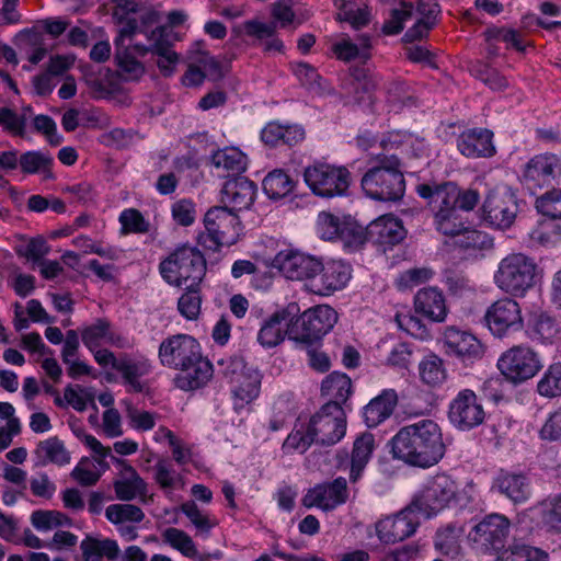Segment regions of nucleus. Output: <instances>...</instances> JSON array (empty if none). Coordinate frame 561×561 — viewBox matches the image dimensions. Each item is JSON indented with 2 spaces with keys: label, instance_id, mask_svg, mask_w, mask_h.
Here are the masks:
<instances>
[{
  "label": "nucleus",
  "instance_id": "f257e3e1",
  "mask_svg": "<svg viewBox=\"0 0 561 561\" xmlns=\"http://www.w3.org/2000/svg\"><path fill=\"white\" fill-rule=\"evenodd\" d=\"M390 443L394 459L419 468L437 465L446 453L442 428L431 419L401 427Z\"/></svg>",
  "mask_w": 561,
  "mask_h": 561
},
{
  "label": "nucleus",
  "instance_id": "f03ea898",
  "mask_svg": "<svg viewBox=\"0 0 561 561\" xmlns=\"http://www.w3.org/2000/svg\"><path fill=\"white\" fill-rule=\"evenodd\" d=\"M346 433V419L339 403H325L308 423L298 422L283 444L286 453H305L311 444L332 446Z\"/></svg>",
  "mask_w": 561,
  "mask_h": 561
},
{
  "label": "nucleus",
  "instance_id": "7ed1b4c3",
  "mask_svg": "<svg viewBox=\"0 0 561 561\" xmlns=\"http://www.w3.org/2000/svg\"><path fill=\"white\" fill-rule=\"evenodd\" d=\"M220 374L230 385L233 408L239 411L260 394L262 376L241 357H229L218 362Z\"/></svg>",
  "mask_w": 561,
  "mask_h": 561
},
{
  "label": "nucleus",
  "instance_id": "20e7f679",
  "mask_svg": "<svg viewBox=\"0 0 561 561\" xmlns=\"http://www.w3.org/2000/svg\"><path fill=\"white\" fill-rule=\"evenodd\" d=\"M367 196L383 202L400 199L405 191V181L397 157L385 158L380 165L368 170L362 179Z\"/></svg>",
  "mask_w": 561,
  "mask_h": 561
},
{
  "label": "nucleus",
  "instance_id": "39448f33",
  "mask_svg": "<svg viewBox=\"0 0 561 561\" xmlns=\"http://www.w3.org/2000/svg\"><path fill=\"white\" fill-rule=\"evenodd\" d=\"M162 277L171 285L199 284L206 273L204 255L195 248L183 245L176 248L160 263Z\"/></svg>",
  "mask_w": 561,
  "mask_h": 561
},
{
  "label": "nucleus",
  "instance_id": "423d86ee",
  "mask_svg": "<svg viewBox=\"0 0 561 561\" xmlns=\"http://www.w3.org/2000/svg\"><path fill=\"white\" fill-rule=\"evenodd\" d=\"M536 263L523 253H512L502 259L494 273V283L503 291L511 295H523L533 287L536 275Z\"/></svg>",
  "mask_w": 561,
  "mask_h": 561
},
{
  "label": "nucleus",
  "instance_id": "0eeeda50",
  "mask_svg": "<svg viewBox=\"0 0 561 561\" xmlns=\"http://www.w3.org/2000/svg\"><path fill=\"white\" fill-rule=\"evenodd\" d=\"M204 226L199 243L211 251L234 244L241 230L238 216L222 206L213 207L205 214Z\"/></svg>",
  "mask_w": 561,
  "mask_h": 561
},
{
  "label": "nucleus",
  "instance_id": "6e6552de",
  "mask_svg": "<svg viewBox=\"0 0 561 561\" xmlns=\"http://www.w3.org/2000/svg\"><path fill=\"white\" fill-rule=\"evenodd\" d=\"M416 193L428 202L434 215L440 211H450L458 207L470 211L479 202V194L476 191H460L453 182L442 184L422 183L416 186Z\"/></svg>",
  "mask_w": 561,
  "mask_h": 561
},
{
  "label": "nucleus",
  "instance_id": "1a4fd4ad",
  "mask_svg": "<svg viewBox=\"0 0 561 561\" xmlns=\"http://www.w3.org/2000/svg\"><path fill=\"white\" fill-rule=\"evenodd\" d=\"M337 321L336 311L329 305H318L304 311L289 330V340L312 345L327 335Z\"/></svg>",
  "mask_w": 561,
  "mask_h": 561
},
{
  "label": "nucleus",
  "instance_id": "9d476101",
  "mask_svg": "<svg viewBox=\"0 0 561 561\" xmlns=\"http://www.w3.org/2000/svg\"><path fill=\"white\" fill-rule=\"evenodd\" d=\"M304 179L318 196L332 198L347 193L351 173L345 167L316 163L305 169Z\"/></svg>",
  "mask_w": 561,
  "mask_h": 561
},
{
  "label": "nucleus",
  "instance_id": "9b49d317",
  "mask_svg": "<svg viewBox=\"0 0 561 561\" xmlns=\"http://www.w3.org/2000/svg\"><path fill=\"white\" fill-rule=\"evenodd\" d=\"M510 519L497 513L489 514L468 533L471 546L483 553L502 550L510 535Z\"/></svg>",
  "mask_w": 561,
  "mask_h": 561
},
{
  "label": "nucleus",
  "instance_id": "f8f14e48",
  "mask_svg": "<svg viewBox=\"0 0 561 561\" xmlns=\"http://www.w3.org/2000/svg\"><path fill=\"white\" fill-rule=\"evenodd\" d=\"M458 484L447 474L430 479L420 495L413 501L423 517L430 518L456 501Z\"/></svg>",
  "mask_w": 561,
  "mask_h": 561
},
{
  "label": "nucleus",
  "instance_id": "ddd939ff",
  "mask_svg": "<svg viewBox=\"0 0 561 561\" xmlns=\"http://www.w3.org/2000/svg\"><path fill=\"white\" fill-rule=\"evenodd\" d=\"M485 417L482 401L471 389L460 390L448 403L447 419L458 431H472L482 425Z\"/></svg>",
  "mask_w": 561,
  "mask_h": 561
},
{
  "label": "nucleus",
  "instance_id": "4468645a",
  "mask_svg": "<svg viewBox=\"0 0 561 561\" xmlns=\"http://www.w3.org/2000/svg\"><path fill=\"white\" fill-rule=\"evenodd\" d=\"M137 24L135 20H128L125 25H122L118 36L115 39L118 69L126 80H137L145 73V67L139 61V57H144L149 48L145 45L126 46L125 41L130 39L136 34Z\"/></svg>",
  "mask_w": 561,
  "mask_h": 561
},
{
  "label": "nucleus",
  "instance_id": "2eb2a0df",
  "mask_svg": "<svg viewBox=\"0 0 561 561\" xmlns=\"http://www.w3.org/2000/svg\"><path fill=\"white\" fill-rule=\"evenodd\" d=\"M497 367L508 380L517 383L533 378L542 368V364L530 347L518 345L501 355Z\"/></svg>",
  "mask_w": 561,
  "mask_h": 561
},
{
  "label": "nucleus",
  "instance_id": "dca6fc26",
  "mask_svg": "<svg viewBox=\"0 0 561 561\" xmlns=\"http://www.w3.org/2000/svg\"><path fill=\"white\" fill-rule=\"evenodd\" d=\"M484 321L490 332L504 337L523 329L524 321L519 304L512 298H502L488 307Z\"/></svg>",
  "mask_w": 561,
  "mask_h": 561
},
{
  "label": "nucleus",
  "instance_id": "f3484780",
  "mask_svg": "<svg viewBox=\"0 0 561 561\" xmlns=\"http://www.w3.org/2000/svg\"><path fill=\"white\" fill-rule=\"evenodd\" d=\"M523 183L530 191L561 185V159L553 153L536 154L524 167Z\"/></svg>",
  "mask_w": 561,
  "mask_h": 561
},
{
  "label": "nucleus",
  "instance_id": "a211bd4d",
  "mask_svg": "<svg viewBox=\"0 0 561 561\" xmlns=\"http://www.w3.org/2000/svg\"><path fill=\"white\" fill-rule=\"evenodd\" d=\"M518 211L515 194L506 186L491 191L483 203L484 220L499 229L512 226Z\"/></svg>",
  "mask_w": 561,
  "mask_h": 561
},
{
  "label": "nucleus",
  "instance_id": "6ab92c4d",
  "mask_svg": "<svg viewBox=\"0 0 561 561\" xmlns=\"http://www.w3.org/2000/svg\"><path fill=\"white\" fill-rule=\"evenodd\" d=\"M421 516L412 503L398 514L381 518L376 523L379 540L387 545L403 541L415 533Z\"/></svg>",
  "mask_w": 561,
  "mask_h": 561
},
{
  "label": "nucleus",
  "instance_id": "aec40b11",
  "mask_svg": "<svg viewBox=\"0 0 561 561\" xmlns=\"http://www.w3.org/2000/svg\"><path fill=\"white\" fill-rule=\"evenodd\" d=\"M199 353V343L193 336L175 334L161 342L158 356L163 366L179 370L192 363Z\"/></svg>",
  "mask_w": 561,
  "mask_h": 561
},
{
  "label": "nucleus",
  "instance_id": "412c9836",
  "mask_svg": "<svg viewBox=\"0 0 561 561\" xmlns=\"http://www.w3.org/2000/svg\"><path fill=\"white\" fill-rule=\"evenodd\" d=\"M274 266L288 279L306 280L308 287L312 277L321 268V261L299 251L287 249L276 254Z\"/></svg>",
  "mask_w": 561,
  "mask_h": 561
},
{
  "label": "nucleus",
  "instance_id": "4be33fe9",
  "mask_svg": "<svg viewBox=\"0 0 561 561\" xmlns=\"http://www.w3.org/2000/svg\"><path fill=\"white\" fill-rule=\"evenodd\" d=\"M317 232L323 240H341L346 248H354L364 242L362 229L353 222L341 219L330 213H320L317 219Z\"/></svg>",
  "mask_w": 561,
  "mask_h": 561
},
{
  "label": "nucleus",
  "instance_id": "5701e85b",
  "mask_svg": "<svg viewBox=\"0 0 561 561\" xmlns=\"http://www.w3.org/2000/svg\"><path fill=\"white\" fill-rule=\"evenodd\" d=\"M351 278V266L342 261H329L325 264L321 262V268L318 271L308 290L316 295L329 296L343 289Z\"/></svg>",
  "mask_w": 561,
  "mask_h": 561
},
{
  "label": "nucleus",
  "instance_id": "b1692460",
  "mask_svg": "<svg viewBox=\"0 0 561 561\" xmlns=\"http://www.w3.org/2000/svg\"><path fill=\"white\" fill-rule=\"evenodd\" d=\"M347 500V482L339 477L330 483H321L309 489L302 497L305 507H319L323 511H332Z\"/></svg>",
  "mask_w": 561,
  "mask_h": 561
},
{
  "label": "nucleus",
  "instance_id": "393cba45",
  "mask_svg": "<svg viewBox=\"0 0 561 561\" xmlns=\"http://www.w3.org/2000/svg\"><path fill=\"white\" fill-rule=\"evenodd\" d=\"M443 342L446 354L463 363H472L483 355L481 342L473 334L455 327L445 329Z\"/></svg>",
  "mask_w": 561,
  "mask_h": 561
},
{
  "label": "nucleus",
  "instance_id": "a878e982",
  "mask_svg": "<svg viewBox=\"0 0 561 561\" xmlns=\"http://www.w3.org/2000/svg\"><path fill=\"white\" fill-rule=\"evenodd\" d=\"M491 489L514 504L525 503L531 496L530 479L522 472L500 470L493 478Z\"/></svg>",
  "mask_w": 561,
  "mask_h": 561
},
{
  "label": "nucleus",
  "instance_id": "bb28decb",
  "mask_svg": "<svg viewBox=\"0 0 561 561\" xmlns=\"http://www.w3.org/2000/svg\"><path fill=\"white\" fill-rule=\"evenodd\" d=\"M294 318L290 308L277 310L262 323L257 342L266 348L277 346L286 336L289 337V330L295 324Z\"/></svg>",
  "mask_w": 561,
  "mask_h": 561
},
{
  "label": "nucleus",
  "instance_id": "cd10ccee",
  "mask_svg": "<svg viewBox=\"0 0 561 561\" xmlns=\"http://www.w3.org/2000/svg\"><path fill=\"white\" fill-rule=\"evenodd\" d=\"M256 185L247 178H237L225 183L221 191L222 207L230 211L249 209L256 196Z\"/></svg>",
  "mask_w": 561,
  "mask_h": 561
},
{
  "label": "nucleus",
  "instance_id": "c85d7f7f",
  "mask_svg": "<svg viewBox=\"0 0 561 561\" xmlns=\"http://www.w3.org/2000/svg\"><path fill=\"white\" fill-rule=\"evenodd\" d=\"M367 237L386 251L404 239L405 229L397 217L383 215L368 225Z\"/></svg>",
  "mask_w": 561,
  "mask_h": 561
},
{
  "label": "nucleus",
  "instance_id": "c756f323",
  "mask_svg": "<svg viewBox=\"0 0 561 561\" xmlns=\"http://www.w3.org/2000/svg\"><path fill=\"white\" fill-rule=\"evenodd\" d=\"M179 371L174 377V385L184 391L203 388L209 382L214 374L211 363L202 356V352L192 363L180 368Z\"/></svg>",
  "mask_w": 561,
  "mask_h": 561
},
{
  "label": "nucleus",
  "instance_id": "7c9ffc66",
  "mask_svg": "<svg viewBox=\"0 0 561 561\" xmlns=\"http://www.w3.org/2000/svg\"><path fill=\"white\" fill-rule=\"evenodd\" d=\"M81 339L89 351H94L102 344H108L116 347H128V340L121 333L111 329V324L105 319H98L94 323L84 327L81 331Z\"/></svg>",
  "mask_w": 561,
  "mask_h": 561
},
{
  "label": "nucleus",
  "instance_id": "2f4dec72",
  "mask_svg": "<svg viewBox=\"0 0 561 561\" xmlns=\"http://www.w3.org/2000/svg\"><path fill=\"white\" fill-rule=\"evenodd\" d=\"M416 313L433 322H443L447 317L445 296L437 287L420 289L414 297Z\"/></svg>",
  "mask_w": 561,
  "mask_h": 561
},
{
  "label": "nucleus",
  "instance_id": "473e14b6",
  "mask_svg": "<svg viewBox=\"0 0 561 561\" xmlns=\"http://www.w3.org/2000/svg\"><path fill=\"white\" fill-rule=\"evenodd\" d=\"M492 137L489 129H469L458 137L457 147L468 158L490 157L495 151Z\"/></svg>",
  "mask_w": 561,
  "mask_h": 561
},
{
  "label": "nucleus",
  "instance_id": "72a5a7b5",
  "mask_svg": "<svg viewBox=\"0 0 561 561\" xmlns=\"http://www.w3.org/2000/svg\"><path fill=\"white\" fill-rule=\"evenodd\" d=\"M115 370L122 375L129 392L139 393L146 387L140 378L151 373L152 365L149 359L142 356L135 358L124 357L115 365Z\"/></svg>",
  "mask_w": 561,
  "mask_h": 561
},
{
  "label": "nucleus",
  "instance_id": "f704fd0d",
  "mask_svg": "<svg viewBox=\"0 0 561 561\" xmlns=\"http://www.w3.org/2000/svg\"><path fill=\"white\" fill-rule=\"evenodd\" d=\"M113 461L123 467L122 479L115 481L114 490L116 496L122 501H131L137 496H144L147 493V483L138 474L134 467L126 460L112 457Z\"/></svg>",
  "mask_w": 561,
  "mask_h": 561
},
{
  "label": "nucleus",
  "instance_id": "c9c22d12",
  "mask_svg": "<svg viewBox=\"0 0 561 561\" xmlns=\"http://www.w3.org/2000/svg\"><path fill=\"white\" fill-rule=\"evenodd\" d=\"M305 138V130L299 125H283L278 122H271L261 131V139L264 144L277 146H295Z\"/></svg>",
  "mask_w": 561,
  "mask_h": 561
},
{
  "label": "nucleus",
  "instance_id": "e433bc0d",
  "mask_svg": "<svg viewBox=\"0 0 561 561\" xmlns=\"http://www.w3.org/2000/svg\"><path fill=\"white\" fill-rule=\"evenodd\" d=\"M398 403L393 389H386L364 408V420L368 427H376L387 420Z\"/></svg>",
  "mask_w": 561,
  "mask_h": 561
},
{
  "label": "nucleus",
  "instance_id": "4c0bfd02",
  "mask_svg": "<svg viewBox=\"0 0 561 561\" xmlns=\"http://www.w3.org/2000/svg\"><path fill=\"white\" fill-rule=\"evenodd\" d=\"M375 437L370 433L360 434L354 442L351 457L350 479L356 482L370 460L375 450Z\"/></svg>",
  "mask_w": 561,
  "mask_h": 561
},
{
  "label": "nucleus",
  "instance_id": "58836bf2",
  "mask_svg": "<svg viewBox=\"0 0 561 561\" xmlns=\"http://www.w3.org/2000/svg\"><path fill=\"white\" fill-rule=\"evenodd\" d=\"M370 36L367 34L358 36L357 43H353L348 37H343L332 45V51L337 59L343 61H351L357 58L367 60L370 57Z\"/></svg>",
  "mask_w": 561,
  "mask_h": 561
},
{
  "label": "nucleus",
  "instance_id": "ea45409f",
  "mask_svg": "<svg viewBox=\"0 0 561 561\" xmlns=\"http://www.w3.org/2000/svg\"><path fill=\"white\" fill-rule=\"evenodd\" d=\"M38 465L55 463L65 466L70 462V454L65 444L56 436L41 440L35 449Z\"/></svg>",
  "mask_w": 561,
  "mask_h": 561
},
{
  "label": "nucleus",
  "instance_id": "a19ab883",
  "mask_svg": "<svg viewBox=\"0 0 561 561\" xmlns=\"http://www.w3.org/2000/svg\"><path fill=\"white\" fill-rule=\"evenodd\" d=\"M82 558L84 561H102L103 557L114 560L118 557V543L110 538L98 539L87 536L80 543Z\"/></svg>",
  "mask_w": 561,
  "mask_h": 561
},
{
  "label": "nucleus",
  "instance_id": "79ce46f5",
  "mask_svg": "<svg viewBox=\"0 0 561 561\" xmlns=\"http://www.w3.org/2000/svg\"><path fill=\"white\" fill-rule=\"evenodd\" d=\"M211 164L218 171H222V176L230 173H241L245 171L247 156L236 147H227L216 151L211 156Z\"/></svg>",
  "mask_w": 561,
  "mask_h": 561
},
{
  "label": "nucleus",
  "instance_id": "37998d69",
  "mask_svg": "<svg viewBox=\"0 0 561 561\" xmlns=\"http://www.w3.org/2000/svg\"><path fill=\"white\" fill-rule=\"evenodd\" d=\"M321 391L332 398L329 403H339L342 407L352 393L351 378L346 374L333 371L322 381Z\"/></svg>",
  "mask_w": 561,
  "mask_h": 561
},
{
  "label": "nucleus",
  "instance_id": "c03bdc74",
  "mask_svg": "<svg viewBox=\"0 0 561 561\" xmlns=\"http://www.w3.org/2000/svg\"><path fill=\"white\" fill-rule=\"evenodd\" d=\"M294 186V181L283 170H273L263 180V191L272 199L287 196Z\"/></svg>",
  "mask_w": 561,
  "mask_h": 561
},
{
  "label": "nucleus",
  "instance_id": "a18cd8bd",
  "mask_svg": "<svg viewBox=\"0 0 561 561\" xmlns=\"http://www.w3.org/2000/svg\"><path fill=\"white\" fill-rule=\"evenodd\" d=\"M463 529L460 526L448 525L437 530L434 546L442 554L455 558L460 552L459 538Z\"/></svg>",
  "mask_w": 561,
  "mask_h": 561
},
{
  "label": "nucleus",
  "instance_id": "49530a36",
  "mask_svg": "<svg viewBox=\"0 0 561 561\" xmlns=\"http://www.w3.org/2000/svg\"><path fill=\"white\" fill-rule=\"evenodd\" d=\"M463 211L458 207L450 211L435 214L434 225L436 230L445 236H458L467 231V221L462 216Z\"/></svg>",
  "mask_w": 561,
  "mask_h": 561
},
{
  "label": "nucleus",
  "instance_id": "de8ad7c7",
  "mask_svg": "<svg viewBox=\"0 0 561 561\" xmlns=\"http://www.w3.org/2000/svg\"><path fill=\"white\" fill-rule=\"evenodd\" d=\"M419 373H420L421 380L431 387H436V386L442 385L447 377V373L444 367L443 359L434 354L425 356L420 362Z\"/></svg>",
  "mask_w": 561,
  "mask_h": 561
},
{
  "label": "nucleus",
  "instance_id": "09e8293b",
  "mask_svg": "<svg viewBox=\"0 0 561 561\" xmlns=\"http://www.w3.org/2000/svg\"><path fill=\"white\" fill-rule=\"evenodd\" d=\"M161 537L163 542L181 552L184 557H197L198 551L196 545L194 543L192 537L184 530L175 527H169L162 531Z\"/></svg>",
  "mask_w": 561,
  "mask_h": 561
},
{
  "label": "nucleus",
  "instance_id": "8fccbe9b",
  "mask_svg": "<svg viewBox=\"0 0 561 561\" xmlns=\"http://www.w3.org/2000/svg\"><path fill=\"white\" fill-rule=\"evenodd\" d=\"M54 163L53 157L43 151H27L19 158V164L25 173H45L46 178H51L50 168Z\"/></svg>",
  "mask_w": 561,
  "mask_h": 561
},
{
  "label": "nucleus",
  "instance_id": "3c124183",
  "mask_svg": "<svg viewBox=\"0 0 561 561\" xmlns=\"http://www.w3.org/2000/svg\"><path fill=\"white\" fill-rule=\"evenodd\" d=\"M391 144L397 145L402 153L411 158L428 156V147L425 139L411 133L392 135Z\"/></svg>",
  "mask_w": 561,
  "mask_h": 561
},
{
  "label": "nucleus",
  "instance_id": "603ef678",
  "mask_svg": "<svg viewBox=\"0 0 561 561\" xmlns=\"http://www.w3.org/2000/svg\"><path fill=\"white\" fill-rule=\"evenodd\" d=\"M105 517L113 524L140 523L145 518L142 510L134 504H111L105 510Z\"/></svg>",
  "mask_w": 561,
  "mask_h": 561
},
{
  "label": "nucleus",
  "instance_id": "864d4df0",
  "mask_svg": "<svg viewBox=\"0 0 561 561\" xmlns=\"http://www.w3.org/2000/svg\"><path fill=\"white\" fill-rule=\"evenodd\" d=\"M529 238L543 247L553 245L561 239V227L551 218L545 219L531 229Z\"/></svg>",
  "mask_w": 561,
  "mask_h": 561
},
{
  "label": "nucleus",
  "instance_id": "5fc2aeb1",
  "mask_svg": "<svg viewBox=\"0 0 561 561\" xmlns=\"http://www.w3.org/2000/svg\"><path fill=\"white\" fill-rule=\"evenodd\" d=\"M31 523L38 531H48L59 526H69L71 519L58 511H35L31 515Z\"/></svg>",
  "mask_w": 561,
  "mask_h": 561
},
{
  "label": "nucleus",
  "instance_id": "6e6d98bb",
  "mask_svg": "<svg viewBox=\"0 0 561 561\" xmlns=\"http://www.w3.org/2000/svg\"><path fill=\"white\" fill-rule=\"evenodd\" d=\"M184 286L186 291L179 298L178 309L183 317L194 320L201 311L199 284H187Z\"/></svg>",
  "mask_w": 561,
  "mask_h": 561
},
{
  "label": "nucleus",
  "instance_id": "4d7b16f0",
  "mask_svg": "<svg viewBox=\"0 0 561 561\" xmlns=\"http://www.w3.org/2000/svg\"><path fill=\"white\" fill-rule=\"evenodd\" d=\"M541 397L554 398L561 396V364L550 365L537 383Z\"/></svg>",
  "mask_w": 561,
  "mask_h": 561
},
{
  "label": "nucleus",
  "instance_id": "13d9d810",
  "mask_svg": "<svg viewBox=\"0 0 561 561\" xmlns=\"http://www.w3.org/2000/svg\"><path fill=\"white\" fill-rule=\"evenodd\" d=\"M528 331L531 339L548 342L558 334L559 330L552 318L539 313L530 320Z\"/></svg>",
  "mask_w": 561,
  "mask_h": 561
},
{
  "label": "nucleus",
  "instance_id": "bf43d9fd",
  "mask_svg": "<svg viewBox=\"0 0 561 561\" xmlns=\"http://www.w3.org/2000/svg\"><path fill=\"white\" fill-rule=\"evenodd\" d=\"M154 481L164 491H172L182 484L181 474L168 460H159L154 466Z\"/></svg>",
  "mask_w": 561,
  "mask_h": 561
},
{
  "label": "nucleus",
  "instance_id": "052dcab7",
  "mask_svg": "<svg viewBox=\"0 0 561 561\" xmlns=\"http://www.w3.org/2000/svg\"><path fill=\"white\" fill-rule=\"evenodd\" d=\"M95 393L92 388L68 385L65 388V400L76 411L83 412L89 404H94Z\"/></svg>",
  "mask_w": 561,
  "mask_h": 561
},
{
  "label": "nucleus",
  "instance_id": "680f3d73",
  "mask_svg": "<svg viewBox=\"0 0 561 561\" xmlns=\"http://www.w3.org/2000/svg\"><path fill=\"white\" fill-rule=\"evenodd\" d=\"M413 4L402 1L399 9H393L390 18L385 21L382 25V33L386 35L399 34L404 26V23L411 19Z\"/></svg>",
  "mask_w": 561,
  "mask_h": 561
},
{
  "label": "nucleus",
  "instance_id": "e2e57ef3",
  "mask_svg": "<svg viewBox=\"0 0 561 561\" xmlns=\"http://www.w3.org/2000/svg\"><path fill=\"white\" fill-rule=\"evenodd\" d=\"M542 523L550 529L561 533V493L540 505Z\"/></svg>",
  "mask_w": 561,
  "mask_h": 561
},
{
  "label": "nucleus",
  "instance_id": "0e129e2a",
  "mask_svg": "<svg viewBox=\"0 0 561 561\" xmlns=\"http://www.w3.org/2000/svg\"><path fill=\"white\" fill-rule=\"evenodd\" d=\"M495 561H548V554L535 547L520 546L505 550Z\"/></svg>",
  "mask_w": 561,
  "mask_h": 561
},
{
  "label": "nucleus",
  "instance_id": "69168bd1",
  "mask_svg": "<svg viewBox=\"0 0 561 561\" xmlns=\"http://www.w3.org/2000/svg\"><path fill=\"white\" fill-rule=\"evenodd\" d=\"M536 207L548 218L561 219V190H551L537 198Z\"/></svg>",
  "mask_w": 561,
  "mask_h": 561
},
{
  "label": "nucleus",
  "instance_id": "338daca9",
  "mask_svg": "<svg viewBox=\"0 0 561 561\" xmlns=\"http://www.w3.org/2000/svg\"><path fill=\"white\" fill-rule=\"evenodd\" d=\"M126 405V417L129 425L137 431H150L156 425V415L151 412L139 410L130 402L124 401Z\"/></svg>",
  "mask_w": 561,
  "mask_h": 561
},
{
  "label": "nucleus",
  "instance_id": "774afa93",
  "mask_svg": "<svg viewBox=\"0 0 561 561\" xmlns=\"http://www.w3.org/2000/svg\"><path fill=\"white\" fill-rule=\"evenodd\" d=\"M119 222L125 231L133 233H146L150 227L141 213L135 208L123 210L119 215Z\"/></svg>",
  "mask_w": 561,
  "mask_h": 561
}]
</instances>
